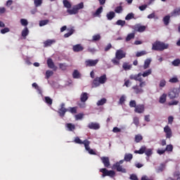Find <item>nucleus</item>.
I'll list each match as a JSON object with an SVG mask.
<instances>
[{
  "mask_svg": "<svg viewBox=\"0 0 180 180\" xmlns=\"http://www.w3.org/2000/svg\"><path fill=\"white\" fill-rule=\"evenodd\" d=\"M168 47H169L168 44L161 41H156L153 44L152 50H155L156 51H162L164 50H167Z\"/></svg>",
  "mask_w": 180,
  "mask_h": 180,
  "instance_id": "obj_1",
  "label": "nucleus"
},
{
  "mask_svg": "<svg viewBox=\"0 0 180 180\" xmlns=\"http://www.w3.org/2000/svg\"><path fill=\"white\" fill-rule=\"evenodd\" d=\"M146 154L147 157H150V155H153V149L148 148L146 147V146H143L141 147V148L139 150H135V154Z\"/></svg>",
  "mask_w": 180,
  "mask_h": 180,
  "instance_id": "obj_2",
  "label": "nucleus"
},
{
  "mask_svg": "<svg viewBox=\"0 0 180 180\" xmlns=\"http://www.w3.org/2000/svg\"><path fill=\"white\" fill-rule=\"evenodd\" d=\"M100 172L103 173V178H105V176H115L116 173L113 170H108L106 168H103L100 169Z\"/></svg>",
  "mask_w": 180,
  "mask_h": 180,
  "instance_id": "obj_3",
  "label": "nucleus"
},
{
  "mask_svg": "<svg viewBox=\"0 0 180 180\" xmlns=\"http://www.w3.org/2000/svg\"><path fill=\"white\" fill-rule=\"evenodd\" d=\"M169 99H175L179 96V91L176 89H170L168 92Z\"/></svg>",
  "mask_w": 180,
  "mask_h": 180,
  "instance_id": "obj_4",
  "label": "nucleus"
},
{
  "mask_svg": "<svg viewBox=\"0 0 180 180\" xmlns=\"http://www.w3.org/2000/svg\"><path fill=\"white\" fill-rule=\"evenodd\" d=\"M99 63V60H92V59H88L85 61V65L86 67H95L96 64Z\"/></svg>",
  "mask_w": 180,
  "mask_h": 180,
  "instance_id": "obj_5",
  "label": "nucleus"
},
{
  "mask_svg": "<svg viewBox=\"0 0 180 180\" xmlns=\"http://www.w3.org/2000/svg\"><path fill=\"white\" fill-rule=\"evenodd\" d=\"M115 57L117 60H122V58H126V52L123 51L122 49L117 50Z\"/></svg>",
  "mask_w": 180,
  "mask_h": 180,
  "instance_id": "obj_6",
  "label": "nucleus"
},
{
  "mask_svg": "<svg viewBox=\"0 0 180 180\" xmlns=\"http://www.w3.org/2000/svg\"><path fill=\"white\" fill-rule=\"evenodd\" d=\"M114 169H117L118 172H122V174H126V169L123 168V166L120 165V163H115L112 165Z\"/></svg>",
  "mask_w": 180,
  "mask_h": 180,
  "instance_id": "obj_7",
  "label": "nucleus"
},
{
  "mask_svg": "<svg viewBox=\"0 0 180 180\" xmlns=\"http://www.w3.org/2000/svg\"><path fill=\"white\" fill-rule=\"evenodd\" d=\"M66 112H68V109L65 108V104L63 103L60 105V108L58 110V113L61 117H64Z\"/></svg>",
  "mask_w": 180,
  "mask_h": 180,
  "instance_id": "obj_8",
  "label": "nucleus"
},
{
  "mask_svg": "<svg viewBox=\"0 0 180 180\" xmlns=\"http://www.w3.org/2000/svg\"><path fill=\"white\" fill-rule=\"evenodd\" d=\"M143 75H141V72L139 73L138 75H131L129 76L130 79H134L135 81H139V82H143Z\"/></svg>",
  "mask_w": 180,
  "mask_h": 180,
  "instance_id": "obj_9",
  "label": "nucleus"
},
{
  "mask_svg": "<svg viewBox=\"0 0 180 180\" xmlns=\"http://www.w3.org/2000/svg\"><path fill=\"white\" fill-rule=\"evenodd\" d=\"M164 131L166 134L167 139H171L172 137V130H171L169 126L167 125L165 127Z\"/></svg>",
  "mask_w": 180,
  "mask_h": 180,
  "instance_id": "obj_10",
  "label": "nucleus"
},
{
  "mask_svg": "<svg viewBox=\"0 0 180 180\" xmlns=\"http://www.w3.org/2000/svg\"><path fill=\"white\" fill-rule=\"evenodd\" d=\"M88 127L93 130H99V129H101V125L97 122H91L88 124Z\"/></svg>",
  "mask_w": 180,
  "mask_h": 180,
  "instance_id": "obj_11",
  "label": "nucleus"
},
{
  "mask_svg": "<svg viewBox=\"0 0 180 180\" xmlns=\"http://www.w3.org/2000/svg\"><path fill=\"white\" fill-rule=\"evenodd\" d=\"M91 144V141H86L85 142V149L86 150V151H88V153H89L90 154L95 155L96 153H95V151H94L93 149H91V148L89 147V145Z\"/></svg>",
  "mask_w": 180,
  "mask_h": 180,
  "instance_id": "obj_12",
  "label": "nucleus"
},
{
  "mask_svg": "<svg viewBox=\"0 0 180 180\" xmlns=\"http://www.w3.org/2000/svg\"><path fill=\"white\" fill-rule=\"evenodd\" d=\"M101 160L106 168H108V167L110 166V161L109 160V158L108 157H101Z\"/></svg>",
  "mask_w": 180,
  "mask_h": 180,
  "instance_id": "obj_13",
  "label": "nucleus"
},
{
  "mask_svg": "<svg viewBox=\"0 0 180 180\" xmlns=\"http://www.w3.org/2000/svg\"><path fill=\"white\" fill-rule=\"evenodd\" d=\"M134 112L136 113H143L144 112V105L139 104L136 105V108H135Z\"/></svg>",
  "mask_w": 180,
  "mask_h": 180,
  "instance_id": "obj_14",
  "label": "nucleus"
},
{
  "mask_svg": "<svg viewBox=\"0 0 180 180\" xmlns=\"http://www.w3.org/2000/svg\"><path fill=\"white\" fill-rule=\"evenodd\" d=\"M65 127L68 131H74V130H75V124L72 123L65 124Z\"/></svg>",
  "mask_w": 180,
  "mask_h": 180,
  "instance_id": "obj_15",
  "label": "nucleus"
},
{
  "mask_svg": "<svg viewBox=\"0 0 180 180\" xmlns=\"http://www.w3.org/2000/svg\"><path fill=\"white\" fill-rule=\"evenodd\" d=\"M72 49L75 53H78L79 51H82V50H84V47L81 44H77L73 46Z\"/></svg>",
  "mask_w": 180,
  "mask_h": 180,
  "instance_id": "obj_16",
  "label": "nucleus"
},
{
  "mask_svg": "<svg viewBox=\"0 0 180 180\" xmlns=\"http://www.w3.org/2000/svg\"><path fill=\"white\" fill-rule=\"evenodd\" d=\"M132 89H134L135 94H143V92H144V90H143V89H141V87H139V86L136 85V86H134L132 87Z\"/></svg>",
  "mask_w": 180,
  "mask_h": 180,
  "instance_id": "obj_17",
  "label": "nucleus"
},
{
  "mask_svg": "<svg viewBox=\"0 0 180 180\" xmlns=\"http://www.w3.org/2000/svg\"><path fill=\"white\" fill-rule=\"evenodd\" d=\"M151 58H148L144 61L143 64V70H147V68H150V65L151 64Z\"/></svg>",
  "mask_w": 180,
  "mask_h": 180,
  "instance_id": "obj_18",
  "label": "nucleus"
},
{
  "mask_svg": "<svg viewBox=\"0 0 180 180\" xmlns=\"http://www.w3.org/2000/svg\"><path fill=\"white\" fill-rule=\"evenodd\" d=\"M54 43H56L55 39H48L45 42H44V47H49L51 46V44H54Z\"/></svg>",
  "mask_w": 180,
  "mask_h": 180,
  "instance_id": "obj_19",
  "label": "nucleus"
},
{
  "mask_svg": "<svg viewBox=\"0 0 180 180\" xmlns=\"http://www.w3.org/2000/svg\"><path fill=\"white\" fill-rule=\"evenodd\" d=\"M86 141H89L87 139L84 140V141H82L79 137L77 136L75 138V143H76L77 144H84L85 146V143H86Z\"/></svg>",
  "mask_w": 180,
  "mask_h": 180,
  "instance_id": "obj_20",
  "label": "nucleus"
},
{
  "mask_svg": "<svg viewBox=\"0 0 180 180\" xmlns=\"http://www.w3.org/2000/svg\"><path fill=\"white\" fill-rule=\"evenodd\" d=\"M67 12L69 15H77V13H78V10L74 6L72 9H68Z\"/></svg>",
  "mask_w": 180,
  "mask_h": 180,
  "instance_id": "obj_21",
  "label": "nucleus"
},
{
  "mask_svg": "<svg viewBox=\"0 0 180 180\" xmlns=\"http://www.w3.org/2000/svg\"><path fill=\"white\" fill-rule=\"evenodd\" d=\"M80 101L81 102H86L88 101V94L82 93L80 96Z\"/></svg>",
  "mask_w": 180,
  "mask_h": 180,
  "instance_id": "obj_22",
  "label": "nucleus"
},
{
  "mask_svg": "<svg viewBox=\"0 0 180 180\" xmlns=\"http://www.w3.org/2000/svg\"><path fill=\"white\" fill-rule=\"evenodd\" d=\"M124 160L127 162H129V161H131V160H133V155L131 153H126Z\"/></svg>",
  "mask_w": 180,
  "mask_h": 180,
  "instance_id": "obj_23",
  "label": "nucleus"
},
{
  "mask_svg": "<svg viewBox=\"0 0 180 180\" xmlns=\"http://www.w3.org/2000/svg\"><path fill=\"white\" fill-rule=\"evenodd\" d=\"M160 103H165L167 102V94H163L159 100Z\"/></svg>",
  "mask_w": 180,
  "mask_h": 180,
  "instance_id": "obj_24",
  "label": "nucleus"
},
{
  "mask_svg": "<svg viewBox=\"0 0 180 180\" xmlns=\"http://www.w3.org/2000/svg\"><path fill=\"white\" fill-rule=\"evenodd\" d=\"M101 82L99 81V79L98 77H96L94 80L93 81V88H96V86H99L101 85Z\"/></svg>",
  "mask_w": 180,
  "mask_h": 180,
  "instance_id": "obj_25",
  "label": "nucleus"
},
{
  "mask_svg": "<svg viewBox=\"0 0 180 180\" xmlns=\"http://www.w3.org/2000/svg\"><path fill=\"white\" fill-rule=\"evenodd\" d=\"M152 72H153V70L151 69H148V70L141 73V75L142 77H143V78H146V77H148V75H151Z\"/></svg>",
  "mask_w": 180,
  "mask_h": 180,
  "instance_id": "obj_26",
  "label": "nucleus"
},
{
  "mask_svg": "<svg viewBox=\"0 0 180 180\" xmlns=\"http://www.w3.org/2000/svg\"><path fill=\"white\" fill-rule=\"evenodd\" d=\"M22 37H24L25 39H26V36H27V34H29V29H27V27H25L22 31Z\"/></svg>",
  "mask_w": 180,
  "mask_h": 180,
  "instance_id": "obj_27",
  "label": "nucleus"
},
{
  "mask_svg": "<svg viewBox=\"0 0 180 180\" xmlns=\"http://www.w3.org/2000/svg\"><path fill=\"white\" fill-rule=\"evenodd\" d=\"M171 16H178L180 15V8H177L170 13Z\"/></svg>",
  "mask_w": 180,
  "mask_h": 180,
  "instance_id": "obj_28",
  "label": "nucleus"
},
{
  "mask_svg": "<svg viewBox=\"0 0 180 180\" xmlns=\"http://www.w3.org/2000/svg\"><path fill=\"white\" fill-rule=\"evenodd\" d=\"M98 79L101 84H105V82H106V80L108 79L106 78V75H103L101 77H98Z\"/></svg>",
  "mask_w": 180,
  "mask_h": 180,
  "instance_id": "obj_29",
  "label": "nucleus"
},
{
  "mask_svg": "<svg viewBox=\"0 0 180 180\" xmlns=\"http://www.w3.org/2000/svg\"><path fill=\"white\" fill-rule=\"evenodd\" d=\"M106 16L108 20H112V19H113V18L115 16V12L110 11V13H107Z\"/></svg>",
  "mask_w": 180,
  "mask_h": 180,
  "instance_id": "obj_30",
  "label": "nucleus"
},
{
  "mask_svg": "<svg viewBox=\"0 0 180 180\" xmlns=\"http://www.w3.org/2000/svg\"><path fill=\"white\" fill-rule=\"evenodd\" d=\"M122 68L125 70L127 71V70H131V65H129L127 63H124L122 65Z\"/></svg>",
  "mask_w": 180,
  "mask_h": 180,
  "instance_id": "obj_31",
  "label": "nucleus"
},
{
  "mask_svg": "<svg viewBox=\"0 0 180 180\" xmlns=\"http://www.w3.org/2000/svg\"><path fill=\"white\" fill-rule=\"evenodd\" d=\"M147 29V27L144 25H139L137 27V32H139L140 33H143Z\"/></svg>",
  "mask_w": 180,
  "mask_h": 180,
  "instance_id": "obj_32",
  "label": "nucleus"
},
{
  "mask_svg": "<svg viewBox=\"0 0 180 180\" xmlns=\"http://www.w3.org/2000/svg\"><path fill=\"white\" fill-rule=\"evenodd\" d=\"M63 5L65 8H67L68 9H70L71 8V3L68 1V0H63Z\"/></svg>",
  "mask_w": 180,
  "mask_h": 180,
  "instance_id": "obj_33",
  "label": "nucleus"
},
{
  "mask_svg": "<svg viewBox=\"0 0 180 180\" xmlns=\"http://www.w3.org/2000/svg\"><path fill=\"white\" fill-rule=\"evenodd\" d=\"M103 7L101 6L96 10V13H94V16H99L101 12H103Z\"/></svg>",
  "mask_w": 180,
  "mask_h": 180,
  "instance_id": "obj_34",
  "label": "nucleus"
},
{
  "mask_svg": "<svg viewBox=\"0 0 180 180\" xmlns=\"http://www.w3.org/2000/svg\"><path fill=\"white\" fill-rule=\"evenodd\" d=\"M134 33H131V34H129L127 35V37H126V41H130V40H131V39H134Z\"/></svg>",
  "mask_w": 180,
  "mask_h": 180,
  "instance_id": "obj_35",
  "label": "nucleus"
},
{
  "mask_svg": "<svg viewBox=\"0 0 180 180\" xmlns=\"http://www.w3.org/2000/svg\"><path fill=\"white\" fill-rule=\"evenodd\" d=\"M53 74H54V72L51 70H46V79H49V78H50V77H52Z\"/></svg>",
  "mask_w": 180,
  "mask_h": 180,
  "instance_id": "obj_36",
  "label": "nucleus"
},
{
  "mask_svg": "<svg viewBox=\"0 0 180 180\" xmlns=\"http://www.w3.org/2000/svg\"><path fill=\"white\" fill-rule=\"evenodd\" d=\"M106 103V98H102L97 102V106H102V105H105Z\"/></svg>",
  "mask_w": 180,
  "mask_h": 180,
  "instance_id": "obj_37",
  "label": "nucleus"
},
{
  "mask_svg": "<svg viewBox=\"0 0 180 180\" xmlns=\"http://www.w3.org/2000/svg\"><path fill=\"white\" fill-rule=\"evenodd\" d=\"M47 64L49 68H54V63H53V60L48 59Z\"/></svg>",
  "mask_w": 180,
  "mask_h": 180,
  "instance_id": "obj_38",
  "label": "nucleus"
},
{
  "mask_svg": "<svg viewBox=\"0 0 180 180\" xmlns=\"http://www.w3.org/2000/svg\"><path fill=\"white\" fill-rule=\"evenodd\" d=\"M143 140V136L138 134L135 136V141L136 143H140Z\"/></svg>",
  "mask_w": 180,
  "mask_h": 180,
  "instance_id": "obj_39",
  "label": "nucleus"
},
{
  "mask_svg": "<svg viewBox=\"0 0 180 180\" xmlns=\"http://www.w3.org/2000/svg\"><path fill=\"white\" fill-rule=\"evenodd\" d=\"M146 54H147V51H139V52H136V57H141L143 56H146Z\"/></svg>",
  "mask_w": 180,
  "mask_h": 180,
  "instance_id": "obj_40",
  "label": "nucleus"
},
{
  "mask_svg": "<svg viewBox=\"0 0 180 180\" xmlns=\"http://www.w3.org/2000/svg\"><path fill=\"white\" fill-rule=\"evenodd\" d=\"M169 15H166L164 18H163V22L165 23V25L166 26H168L169 23Z\"/></svg>",
  "mask_w": 180,
  "mask_h": 180,
  "instance_id": "obj_41",
  "label": "nucleus"
},
{
  "mask_svg": "<svg viewBox=\"0 0 180 180\" xmlns=\"http://www.w3.org/2000/svg\"><path fill=\"white\" fill-rule=\"evenodd\" d=\"M116 25H117L118 26H122L123 27V26H124L126 25V21L122 20H118L116 22Z\"/></svg>",
  "mask_w": 180,
  "mask_h": 180,
  "instance_id": "obj_42",
  "label": "nucleus"
},
{
  "mask_svg": "<svg viewBox=\"0 0 180 180\" xmlns=\"http://www.w3.org/2000/svg\"><path fill=\"white\" fill-rule=\"evenodd\" d=\"M49 22H50L49 20H42L39 21V26L40 27L46 26V25H47Z\"/></svg>",
  "mask_w": 180,
  "mask_h": 180,
  "instance_id": "obj_43",
  "label": "nucleus"
},
{
  "mask_svg": "<svg viewBox=\"0 0 180 180\" xmlns=\"http://www.w3.org/2000/svg\"><path fill=\"white\" fill-rule=\"evenodd\" d=\"M72 75L73 78H79L81 77L79 72H78L77 70H74Z\"/></svg>",
  "mask_w": 180,
  "mask_h": 180,
  "instance_id": "obj_44",
  "label": "nucleus"
},
{
  "mask_svg": "<svg viewBox=\"0 0 180 180\" xmlns=\"http://www.w3.org/2000/svg\"><path fill=\"white\" fill-rule=\"evenodd\" d=\"M111 61L115 65H119L120 64V60L116 58V57L112 59Z\"/></svg>",
  "mask_w": 180,
  "mask_h": 180,
  "instance_id": "obj_45",
  "label": "nucleus"
},
{
  "mask_svg": "<svg viewBox=\"0 0 180 180\" xmlns=\"http://www.w3.org/2000/svg\"><path fill=\"white\" fill-rule=\"evenodd\" d=\"M165 85H167V81H165V79H162L160 80V84H159V86L160 88H164V86H165Z\"/></svg>",
  "mask_w": 180,
  "mask_h": 180,
  "instance_id": "obj_46",
  "label": "nucleus"
},
{
  "mask_svg": "<svg viewBox=\"0 0 180 180\" xmlns=\"http://www.w3.org/2000/svg\"><path fill=\"white\" fill-rule=\"evenodd\" d=\"M134 18V14L133 13H130L125 17V20H130Z\"/></svg>",
  "mask_w": 180,
  "mask_h": 180,
  "instance_id": "obj_47",
  "label": "nucleus"
},
{
  "mask_svg": "<svg viewBox=\"0 0 180 180\" xmlns=\"http://www.w3.org/2000/svg\"><path fill=\"white\" fill-rule=\"evenodd\" d=\"M75 8H76L77 12L79 11V9L84 8V3H79V4L75 6Z\"/></svg>",
  "mask_w": 180,
  "mask_h": 180,
  "instance_id": "obj_48",
  "label": "nucleus"
},
{
  "mask_svg": "<svg viewBox=\"0 0 180 180\" xmlns=\"http://www.w3.org/2000/svg\"><path fill=\"white\" fill-rule=\"evenodd\" d=\"M165 169V165L161 164L160 166L157 169V172H162Z\"/></svg>",
  "mask_w": 180,
  "mask_h": 180,
  "instance_id": "obj_49",
  "label": "nucleus"
},
{
  "mask_svg": "<svg viewBox=\"0 0 180 180\" xmlns=\"http://www.w3.org/2000/svg\"><path fill=\"white\" fill-rule=\"evenodd\" d=\"M45 102L48 103V105H52L53 103V99H51L50 97L46 96L45 97Z\"/></svg>",
  "mask_w": 180,
  "mask_h": 180,
  "instance_id": "obj_50",
  "label": "nucleus"
},
{
  "mask_svg": "<svg viewBox=\"0 0 180 180\" xmlns=\"http://www.w3.org/2000/svg\"><path fill=\"white\" fill-rule=\"evenodd\" d=\"M172 64L174 67H178V65H179V64H180V60L179 59H175L174 60L172 61Z\"/></svg>",
  "mask_w": 180,
  "mask_h": 180,
  "instance_id": "obj_51",
  "label": "nucleus"
},
{
  "mask_svg": "<svg viewBox=\"0 0 180 180\" xmlns=\"http://www.w3.org/2000/svg\"><path fill=\"white\" fill-rule=\"evenodd\" d=\"M20 23L22 26H27L29 25V22H27V20L22 18L20 20Z\"/></svg>",
  "mask_w": 180,
  "mask_h": 180,
  "instance_id": "obj_52",
  "label": "nucleus"
},
{
  "mask_svg": "<svg viewBox=\"0 0 180 180\" xmlns=\"http://www.w3.org/2000/svg\"><path fill=\"white\" fill-rule=\"evenodd\" d=\"M75 117L76 120H82V119H83L84 117V114L82 113L77 114L75 116Z\"/></svg>",
  "mask_w": 180,
  "mask_h": 180,
  "instance_id": "obj_53",
  "label": "nucleus"
},
{
  "mask_svg": "<svg viewBox=\"0 0 180 180\" xmlns=\"http://www.w3.org/2000/svg\"><path fill=\"white\" fill-rule=\"evenodd\" d=\"M123 11V8H122V6H117L115 8V12H116V13H122V12Z\"/></svg>",
  "mask_w": 180,
  "mask_h": 180,
  "instance_id": "obj_54",
  "label": "nucleus"
},
{
  "mask_svg": "<svg viewBox=\"0 0 180 180\" xmlns=\"http://www.w3.org/2000/svg\"><path fill=\"white\" fill-rule=\"evenodd\" d=\"M43 3V0H34V4L35 6H40L41 4Z\"/></svg>",
  "mask_w": 180,
  "mask_h": 180,
  "instance_id": "obj_55",
  "label": "nucleus"
},
{
  "mask_svg": "<svg viewBox=\"0 0 180 180\" xmlns=\"http://www.w3.org/2000/svg\"><path fill=\"white\" fill-rule=\"evenodd\" d=\"M178 103H179V101H172L168 103L169 106H174V105H178Z\"/></svg>",
  "mask_w": 180,
  "mask_h": 180,
  "instance_id": "obj_56",
  "label": "nucleus"
},
{
  "mask_svg": "<svg viewBox=\"0 0 180 180\" xmlns=\"http://www.w3.org/2000/svg\"><path fill=\"white\" fill-rule=\"evenodd\" d=\"M73 33H74V29H71L69 31V32L64 34V37H65V38L70 37V36H71V34H72Z\"/></svg>",
  "mask_w": 180,
  "mask_h": 180,
  "instance_id": "obj_57",
  "label": "nucleus"
},
{
  "mask_svg": "<svg viewBox=\"0 0 180 180\" xmlns=\"http://www.w3.org/2000/svg\"><path fill=\"white\" fill-rule=\"evenodd\" d=\"M101 40V35L96 34L93 36V41H98Z\"/></svg>",
  "mask_w": 180,
  "mask_h": 180,
  "instance_id": "obj_58",
  "label": "nucleus"
},
{
  "mask_svg": "<svg viewBox=\"0 0 180 180\" xmlns=\"http://www.w3.org/2000/svg\"><path fill=\"white\" fill-rule=\"evenodd\" d=\"M134 124L136 126V127H139V124H140V122L139 121V117H134Z\"/></svg>",
  "mask_w": 180,
  "mask_h": 180,
  "instance_id": "obj_59",
  "label": "nucleus"
},
{
  "mask_svg": "<svg viewBox=\"0 0 180 180\" xmlns=\"http://www.w3.org/2000/svg\"><path fill=\"white\" fill-rule=\"evenodd\" d=\"M179 79L176 77H173L169 79V82H172V84H176V82H179Z\"/></svg>",
  "mask_w": 180,
  "mask_h": 180,
  "instance_id": "obj_60",
  "label": "nucleus"
},
{
  "mask_svg": "<svg viewBox=\"0 0 180 180\" xmlns=\"http://www.w3.org/2000/svg\"><path fill=\"white\" fill-rule=\"evenodd\" d=\"M129 106L130 108H136V101L132 100L129 102Z\"/></svg>",
  "mask_w": 180,
  "mask_h": 180,
  "instance_id": "obj_61",
  "label": "nucleus"
},
{
  "mask_svg": "<svg viewBox=\"0 0 180 180\" xmlns=\"http://www.w3.org/2000/svg\"><path fill=\"white\" fill-rule=\"evenodd\" d=\"M68 112H70V113H77V108H70L68 109Z\"/></svg>",
  "mask_w": 180,
  "mask_h": 180,
  "instance_id": "obj_62",
  "label": "nucleus"
},
{
  "mask_svg": "<svg viewBox=\"0 0 180 180\" xmlns=\"http://www.w3.org/2000/svg\"><path fill=\"white\" fill-rule=\"evenodd\" d=\"M8 32H10V30L8 27H5V28L1 30V33L2 34H5V33H8Z\"/></svg>",
  "mask_w": 180,
  "mask_h": 180,
  "instance_id": "obj_63",
  "label": "nucleus"
},
{
  "mask_svg": "<svg viewBox=\"0 0 180 180\" xmlns=\"http://www.w3.org/2000/svg\"><path fill=\"white\" fill-rule=\"evenodd\" d=\"M172 150H174L172 145H167L165 148V151H172Z\"/></svg>",
  "mask_w": 180,
  "mask_h": 180,
  "instance_id": "obj_64",
  "label": "nucleus"
}]
</instances>
